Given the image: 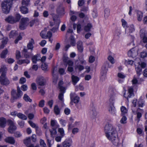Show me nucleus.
Listing matches in <instances>:
<instances>
[{"label": "nucleus", "instance_id": "1", "mask_svg": "<svg viewBox=\"0 0 147 147\" xmlns=\"http://www.w3.org/2000/svg\"><path fill=\"white\" fill-rule=\"evenodd\" d=\"M7 69L5 66L1 67L0 69V72L1 74L0 77V82L1 84L3 85L7 86L9 84L10 82L6 76V74Z\"/></svg>", "mask_w": 147, "mask_h": 147}, {"label": "nucleus", "instance_id": "2", "mask_svg": "<svg viewBox=\"0 0 147 147\" xmlns=\"http://www.w3.org/2000/svg\"><path fill=\"white\" fill-rule=\"evenodd\" d=\"M105 130L107 138L116 135L117 134L116 128L115 126L110 123H108L106 125L105 127Z\"/></svg>", "mask_w": 147, "mask_h": 147}, {"label": "nucleus", "instance_id": "3", "mask_svg": "<svg viewBox=\"0 0 147 147\" xmlns=\"http://www.w3.org/2000/svg\"><path fill=\"white\" fill-rule=\"evenodd\" d=\"M29 20L28 18H22L20 22L19 28L22 30L25 29L29 24Z\"/></svg>", "mask_w": 147, "mask_h": 147}, {"label": "nucleus", "instance_id": "4", "mask_svg": "<svg viewBox=\"0 0 147 147\" xmlns=\"http://www.w3.org/2000/svg\"><path fill=\"white\" fill-rule=\"evenodd\" d=\"M11 94L13 98L16 99L21 98L23 94L22 92L19 87L17 88V93L16 92V90H13L11 92Z\"/></svg>", "mask_w": 147, "mask_h": 147}, {"label": "nucleus", "instance_id": "5", "mask_svg": "<svg viewBox=\"0 0 147 147\" xmlns=\"http://www.w3.org/2000/svg\"><path fill=\"white\" fill-rule=\"evenodd\" d=\"M108 139L111 141L113 144L115 146H117L119 143V140L117 137V134L115 136H111L109 137H107Z\"/></svg>", "mask_w": 147, "mask_h": 147}, {"label": "nucleus", "instance_id": "6", "mask_svg": "<svg viewBox=\"0 0 147 147\" xmlns=\"http://www.w3.org/2000/svg\"><path fill=\"white\" fill-rule=\"evenodd\" d=\"M70 97L71 100L70 104L71 105H73V103H77L79 101V97L76 96L75 93H71L70 94Z\"/></svg>", "mask_w": 147, "mask_h": 147}, {"label": "nucleus", "instance_id": "7", "mask_svg": "<svg viewBox=\"0 0 147 147\" xmlns=\"http://www.w3.org/2000/svg\"><path fill=\"white\" fill-rule=\"evenodd\" d=\"M8 122L9 125L8 129V131L9 133H13L16 130L17 127L14 122L11 120H8Z\"/></svg>", "mask_w": 147, "mask_h": 147}, {"label": "nucleus", "instance_id": "8", "mask_svg": "<svg viewBox=\"0 0 147 147\" xmlns=\"http://www.w3.org/2000/svg\"><path fill=\"white\" fill-rule=\"evenodd\" d=\"M138 55V51L135 47L131 49L128 53V56L132 58L136 57Z\"/></svg>", "mask_w": 147, "mask_h": 147}, {"label": "nucleus", "instance_id": "9", "mask_svg": "<svg viewBox=\"0 0 147 147\" xmlns=\"http://www.w3.org/2000/svg\"><path fill=\"white\" fill-rule=\"evenodd\" d=\"M36 81L37 84L41 86L45 85L46 84V80L42 77H38L36 79Z\"/></svg>", "mask_w": 147, "mask_h": 147}, {"label": "nucleus", "instance_id": "10", "mask_svg": "<svg viewBox=\"0 0 147 147\" xmlns=\"http://www.w3.org/2000/svg\"><path fill=\"white\" fill-rule=\"evenodd\" d=\"M53 20L55 23H57L56 26L53 28L51 29V31L53 32H56L58 30L59 24L60 23V21L59 18H55L53 17Z\"/></svg>", "mask_w": 147, "mask_h": 147}, {"label": "nucleus", "instance_id": "11", "mask_svg": "<svg viewBox=\"0 0 147 147\" xmlns=\"http://www.w3.org/2000/svg\"><path fill=\"white\" fill-rule=\"evenodd\" d=\"M72 142V140L71 138L67 139L62 143V147H70Z\"/></svg>", "mask_w": 147, "mask_h": 147}, {"label": "nucleus", "instance_id": "12", "mask_svg": "<svg viewBox=\"0 0 147 147\" xmlns=\"http://www.w3.org/2000/svg\"><path fill=\"white\" fill-rule=\"evenodd\" d=\"M90 114L94 117H95L97 115V113L93 104H92L90 105Z\"/></svg>", "mask_w": 147, "mask_h": 147}, {"label": "nucleus", "instance_id": "13", "mask_svg": "<svg viewBox=\"0 0 147 147\" xmlns=\"http://www.w3.org/2000/svg\"><path fill=\"white\" fill-rule=\"evenodd\" d=\"M140 35L141 37L142 38V41L144 43L147 42V36H145L144 30H141L140 31Z\"/></svg>", "mask_w": 147, "mask_h": 147}, {"label": "nucleus", "instance_id": "14", "mask_svg": "<svg viewBox=\"0 0 147 147\" xmlns=\"http://www.w3.org/2000/svg\"><path fill=\"white\" fill-rule=\"evenodd\" d=\"M7 124L6 119L3 117L0 118V127L3 128L5 127Z\"/></svg>", "mask_w": 147, "mask_h": 147}, {"label": "nucleus", "instance_id": "15", "mask_svg": "<svg viewBox=\"0 0 147 147\" xmlns=\"http://www.w3.org/2000/svg\"><path fill=\"white\" fill-rule=\"evenodd\" d=\"M5 20L6 22L11 24H13L16 22L15 18L12 16H9Z\"/></svg>", "mask_w": 147, "mask_h": 147}, {"label": "nucleus", "instance_id": "16", "mask_svg": "<svg viewBox=\"0 0 147 147\" xmlns=\"http://www.w3.org/2000/svg\"><path fill=\"white\" fill-rule=\"evenodd\" d=\"M34 44V42L33 39L31 38L27 45L28 49H30L31 51L34 48L33 45Z\"/></svg>", "mask_w": 147, "mask_h": 147}, {"label": "nucleus", "instance_id": "17", "mask_svg": "<svg viewBox=\"0 0 147 147\" xmlns=\"http://www.w3.org/2000/svg\"><path fill=\"white\" fill-rule=\"evenodd\" d=\"M40 57L39 55L37 54L35 55L32 57V61L34 63H36L37 61L40 60Z\"/></svg>", "mask_w": 147, "mask_h": 147}, {"label": "nucleus", "instance_id": "18", "mask_svg": "<svg viewBox=\"0 0 147 147\" xmlns=\"http://www.w3.org/2000/svg\"><path fill=\"white\" fill-rule=\"evenodd\" d=\"M5 141L9 143L13 144L15 142V140L13 137H8L5 139Z\"/></svg>", "mask_w": 147, "mask_h": 147}, {"label": "nucleus", "instance_id": "19", "mask_svg": "<svg viewBox=\"0 0 147 147\" xmlns=\"http://www.w3.org/2000/svg\"><path fill=\"white\" fill-rule=\"evenodd\" d=\"M82 44V42L80 41H78L77 44L78 49V51L80 52H82L83 51V47Z\"/></svg>", "mask_w": 147, "mask_h": 147}, {"label": "nucleus", "instance_id": "20", "mask_svg": "<svg viewBox=\"0 0 147 147\" xmlns=\"http://www.w3.org/2000/svg\"><path fill=\"white\" fill-rule=\"evenodd\" d=\"M109 112L113 115H115V108L112 105L111 106H110L109 109Z\"/></svg>", "mask_w": 147, "mask_h": 147}, {"label": "nucleus", "instance_id": "21", "mask_svg": "<svg viewBox=\"0 0 147 147\" xmlns=\"http://www.w3.org/2000/svg\"><path fill=\"white\" fill-rule=\"evenodd\" d=\"M71 79L72 80L73 84L74 85H76L79 80V78L78 77L74 76L73 75L72 76Z\"/></svg>", "mask_w": 147, "mask_h": 147}, {"label": "nucleus", "instance_id": "22", "mask_svg": "<svg viewBox=\"0 0 147 147\" xmlns=\"http://www.w3.org/2000/svg\"><path fill=\"white\" fill-rule=\"evenodd\" d=\"M137 20L139 21H141L142 20L143 15L142 12L140 11H137Z\"/></svg>", "mask_w": 147, "mask_h": 147}, {"label": "nucleus", "instance_id": "23", "mask_svg": "<svg viewBox=\"0 0 147 147\" xmlns=\"http://www.w3.org/2000/svg\"><path fill=\"white\" fill-rule=\"evenodd\" d=\"M18 35V32L15 30L11 31L9 34V37L11 38H14L16 37Z\"/></svg>", "mask_w": 147, "mask_h": 147}, {"label": "nucleus", "instance_id": "24", "mask_svg": "<svg viewBox=\"0 0 147 147\" xmlns=\"http://www.w3.org/2000/svg\"><path fill=\"white\" fill-rule=\"evenodd\" d=\"M28 122L32 127L35 128L36 131L37 133L38 132V131H40L38 127V126H37L34 123H33L32 121H29Z\"/></svg>", "mask_w": 147, "mask_h": 147}, {"label": "nucleus", "instance_id": "25", "mask_svg": "<svg viewBox=\"0 0 147 147\" xmlns=\"http://www.w3.org/2000/svg\"><path fill=\"white\" fill-rule=\"evenodd\" d=\"M133 92V89L132 88H130L128 89V92L129 93V95L127 98V99L128 98H130L134 96V94Z\"/></svg>", "mask_w": 147, "mask_h": 147}, {"label": "nucleus", "instance_id": "26", "mask_svg": "<svg viewBox=\"0 0 147 147\" xmlns=\"http://www.w3.org/2000/svg\"><path fill=\"white\" fill-rule=\"evenodd\" d=\"M20 9L22 13L24 14H26L28 12L27 8L25 6L22 5L20 7Z\"/></svg>", "mask_w": 147, "mask_h": 147}, {"label": "nucleus", "instance_id": "27", "mask_svg": "<svg viewBox=\"0 0 147 147\" xmlns=\"http://www.w3.org/2000/svg\"><path fill=\"white\" fill-rule=\"evenodd\" d=\"M122 116L125 115L127 113V110L126 108L124 106H122L121 108Z\"/></svg>", "mask_w": 147, "mask_h": 147}, {"label": "nucleus", "instance_id": "28", "mask_svg": "<svg viewBox=\"0 0 147 147\" xmlns=\"http://www.w3.org/2000/svg\"><path fill=\"white\" fill-rule=\"evenodd\" d=\"M29 62L30 61L26 59L23 60H19L18 61L17 63L20 65H21L22 63H24L28 64L29 63Z\"/></svg>", "mask_w": 147, "mask_h": 147}, {"label": "nucleus", "instance_id": "29", "mask_svg": "<svg viewBox=\"0 0 147 147\" xmlns=\"http://www.w3.org/2000/svg\"><path fill=\"white\" fill-rule=\"evenodd\" d=\"M17 116L19 118L23 120H26L27 119V117L24 115L19 113L17 114Z\"/></svg>", "mask_w": 147, "mask_h": 147}, {"label": "nucleus", "instance_id": "30", "mask_svg": "<svg viewBox=\"0 0 147 147\" xmlns=\"http://www.w3.org/2000/svg\"><path fill=\"white\" fill-rule=\"evenodd\" d=\"M92 27V25L91 24L88 23L86 26L84 28V30L86 32H88L90 31V29Z\"/></svg>", "mask_w": 147, "mask_h": 147}, {"label": "nucleus", "instance_id": "31", "mask_svg": "<svg viewBox=\"0 0 147 147\" xmlns=\"http://www.w3.org/2000/svg\"><path fill=\"white\" fill-rule=\"evenodd\" d=\"M57 12L59 15H61L64 14V9L62 7H60L58 8L57 10Z\"/></svg>", "mask_w": 147, "mask_h": 147}, {"label": "nucleus", "instance_id": "32", "mask_svg": "<svg viewBox=\"0 0 147 147\" xmlns=\"http://www.w3.org/2000/svg\"><path fill=\"white\" fill-rule=\"evenodd\" d=\"M135 69L138 76H139L142 72V69L140 66H138L136 67Z\"/></svg>", "mask_w": 147, "mask_h": 147}, {"label": "nucleus", "instance_id": "33", "mask_svg": "<svg viewBox=\"0 0 147 147\" xmlns=\"http://www.w3.org/2000/svg\"><path fill=\"white\" fill-rule=\"evenodd\" d=\"M107 69L106 66L104 65L102 67L101 73L102 74V75L105 74L107 71Z\"/></svg>", "mask_w": 147, "mask_h": 147}, {"label": "nucleus", "instance_id": "34", "mask_svg": "<svg viewBox=\"0 0 147 147\" xmlns=\"http://www.w3.org/2000/svg\"><path fill=\"white\" fill-rule=\"evenodd\" d=\"M54 111L55 113L58 115L60 113V109L57 105H56L54 107Z\"/></svg>", "mask_w": 147, "mask_h": 147}, {"label": "nucleus", "instance_id": "35", "mask_svg": "<svg viewBox=\"0 0 147 147\" xmlns=\"http://www.w3.org/2000/svg\"><path fill=\"white\" fill-rule=\"evenodd\" d=\"M23 98L26 102H31L32 101V99H31L26 94H24V96L23 97Z\"/></svg>", "mask_w": 147, "mask_h": 147}, {"label": "nucleus", "instance_id": "36", "mask_svg": "<svg viewBox=\"0 0 147 147\" xmlns=\"http://www.w3.org/2000/svg\"><path fill=\"white\" fill-rule=\"evenodd\" d=\"M8 51L7 49L3 50L1 55V58H5L6 55L7 54Z\"/></svg>", "mask_w": 147, "mask_h": 147}, {"label": "nucleus", "instance_id": "37", "mask_svg": "<svg viewBox=\"0 0 147 147\" xmlns=\"http://www.w3.org/2000/svg\"><path fill=\"white\" fill-rule=\"evenodd\" d=\"M46 30L42 31L40 33V35L43 38H47V35L46 34Z\"/></svg>", "mask_w": 147, "mask_h": 147}, {"label": "nucleus", "instance_id": "38", "mask_svg": "<svg viewBox=\"0 0 147 147\" xmlns=\"http://www.w3.org/2000/svg\"><path fill=\"white\" fill-rule=\"evenodd\" d=\"M127 118L125 115L123 116L122 118L120 120V122L121 123L125 124L126 123V120Z\"/></svg>", "mask_w": 147, "mask_h": 147}, {"label": "nucleus", "instance_id": "39", "mask_svg": "<svg viewBox=\"0 0 147 147\" xmlns=\"http://www.w3.org/2000/svg\"><path fill=\"white\" fill-rule=\"evenodd\" d=\"M40 1V0H37L35 1V5L37 6V8L39 9H40V8L42 9V7L43 5H38Z\"/></svg>", "mask_w": 147, "mask_h": 147}, {"label": "nucleus", "instance_id": "40", "mask_svg": "<svg viewBox=\"0 0 147 147\" xmlns=\"http://www.w3.org/2000/svg\"><path fill=\"white\" fill-rule=\"evenodd\" d=\"M30 0H22V5L26 6L29 5Z\"/></svg>", "mask_w": 147, "mask_h": 147}, {"label": "nucleus", "instance_id": "41", "mask_svg": "<svg viewBox=\"0 0 147 147\" xmlns=\"http://www.w3.org/2000/svg\"><path fill=\"white\" fill-rule=\"evenodd\" d=\"M115 97L113 96H110V98L109 99V102L112 105H113V104L115 102Z\"/></svg>", "mask_w": 147, "mask_h": 147}, {"label": "nucleus", "instance_id": "42", "mask_svg": "<svg viewBox=\"0 0 147 147\" xmlns=\"http://www.w3.org/2000/svg\"><path fill=\"white\" fill-rule=\"evenodd\" d=\"M70 43L72 46H75L76 45V42L73 36L71 37Z\"/></svg>", "mask_w": 147, "mask_h": 147}, {"label": "nucleus", "instance_id": "43", "mask_svg": "<svg viewBox=\"0 0 147 147\" xmlns=\"http://www.w3.org/2000/svg\"><path fill=\"white\" fill-rule=\"evenodd\" d=\"M133 62L134 61L132 60H126L125 61V63L126 65H132L133 63Z\"/></svg>", "mask_w": 147, "mask_h": 147}, {"label": "nucleus", "instance_id": "44", "mask_svg": "<svg viewBox=\"0 0 147 147\" xmlns=\"http://www.w3.org/2000/svg\"><path fill=\"white\" fill-rule=\"evenodd\" d=\"M129 32L132 33L135 31V28L133 25L131 24L129 27Z\"/></svg>", "mask_w": 147, "mask_h": 147}, {"label": "nucleus", "instance_id": "45", "mask_svg": "<svg viewBox=\"0 0 147 147\" xmlns=\"http://www.w3.org/2000/svg\"><path fill=\"white\" fill-rule=\"evenodd\" d=\"M63 94L62 92H60L58 96L59 99L62 102H63Z\"/></svg>", "mask_w": 147, "mask_h": 147}, {"label": "nucleus", "instance_id": "46", "mask_svg": "<svg viewBox=\"0 0 147 147\" xmlns=\"http://www.w3.org/2000/svg\"><path fill=\"white\" fill-rule=\"evenodd\" d=\"M30 141V138L29 137L24 141V143L26 145H28Z\"/></svg>", "mask_w": 147, "mask_h": 147}, {"label": "nucleus", "instance_id": "47", "mask_svg": "<svg viewBox=\"0 0 147 147\" xmlns=\"http://www.w3.org/2000/svg\"><path fill=\"white\" fill-rule=\"evenodd\" d=\"M40 145L41 146H42L43 147H46V145L44 141L40 139Z\"/></svg>", "mask_w": 147, "mask_h": 147}, {"label": "nucleus", "instance_id": "48", "mask_svg": "<svg viewBox=\"0 0 147 147\" xmlns=\"http://www.w3.org/2000/svg\"><path fill=\"white\" fill-rule=\"evenodd\" d=\"M45 100H41L39 102L38 106L40 107H42L45 105Z\"/></svg>", "mask_w": 147, "mask_h": 147}, {"label": "nucleus", "instance_id": "49", "mask_svg": "<svg viewBox=\"0 0 147 147\" xmlns=\"http://www.w3.org/2000/svg\"><path fill=\"white\" fill-rule=\"evenodd\" d=\"M21 17V16L19 14L17 13L16 14L15 17L14 18L16 22H18L19 20Z\"/></svg>", "mask_w": 147, "mask_h": 147}, {"label": "nucleus", "instance_id": "50", "mask_svg": "<svg viewBox=\"0 0 147 147\" xmlns=\"http://www.w3.org/2000/svg\"><path fill=\"white\" fill-rule=\"evenodd\" d=\"M26 79L25 78L22 77L20 79L19 82L21 84H23L26 82Z\"/></svg>", "mask_w": 147, "mask_h": 147}, {"label": "nucleus", "instance_id": "51", "mask_svg": "<svg viewBox=\"0 0 147 147\" xmlns=\"http://www.w3.org/2000/svg\"><path fill=\"white\" fill-rule=\"evenodd\" d=\"M58 131L60 133L61 135L63 137L64 136V131L63 128H59L58 129Z\"/></svg>", "mask_w": 147, "mask_h": 147}, {"label": "nucleus", "instance_id": "52", "mask_svg": "<svg viewBox=\"0 0 147 147\" xmlns=\"http://www.w3.org/2000/svg\"><path fill=\"white\" fill-rule=\"evenodd\" d=\"M84 3V0H79L78 2V5L79 6H82Z\"/></svg>", "mask_w": 147, "mask_h": 147}, {"label": "nucleus", "instance_id": "53", "mask_svg": "<svg viewBox=\"0 0 147 147\" xmlns=\"http://www.w3.org/2000/svg\"><path fill=\"white\" fill-rule=\"evenodd\" d=\"M64 112L65 113L66 115H69L70 112V110L67 108H66L64 110Z\"/></svg>", "mask_w": 147, "mask_h": 147}, {"label": "nucleus", "instance_id": "54", "mask_svg": "<svg viewBox=\"0 0 147 147\" xmlns=\"http://www.w3.org/2000/svg\"><path fill=\"white\" fill-rule=\"evenodd\" d=\"M147 53L145 52H142L140 54V57L141 58H144L146 57Z\"/></svg>", "mask_w": 147, "mask_h": 147}, {"label": "nucleus", "instance_id": "55", "mask_svg": "<svg viewBox=\"0 0 147 147\" xmlns=\"http://www.w3.org/2000/svg\"><path fill=\"white\" fill-rule=\"evenodd\" d=\"M42 68L43 70H46L47 68V65L45 63H42Z\"/></svg>", "mask_w": 147, "mask_h": 147}, {"label": "nucleus", "instance_id": "56", "mask_svg": "<svg viewBox=\"0 0 147 147\" xmlns=\"http://www.w3.org/2000/svg\"><path fill=\"white\" fill-rule=\"evenodd\" d=\"M108 60L112 64H113L114 63V59L111 56H109L108 58Z\"/></svg>", "mask_w": 147, "mask_h": 147}, {"label": "nucleus", "instance_id": "57", "mask_svg": "<svg viewBox=\"0 0 147 147\" xmlns=\"http://www.w3.org/2000/svg\"><path fill=\"white\" fill-rule=\"evenodd\" d=\"M122 25L123 27H125L127 26V23L126 21L123 19H121Z\"/></svg>", "mask_w": 147, "mask_h": 147}, {"label": "nucleus", "instance_id": "58", "mask_svg": "<svg viewBox=\"0 0 147 147\" xmlns=\"http://www.w3.org/2000/svg\"><path fill=\"white\" fill-rule=\"evenodd\" d=\"M95 60V58L94 56H91L89 57V62L90 63H93Z\"/></svg>", "mask_w": 147, "mask_h": 147}, {"label": "nucleus", "instance_id": "59", "mask_svg": "<svg viewBox=\"0 0 147 147\" xmlns=\"http://www.w3.org/2000/svg\"><path fill=\"white\" fill-rule=\"evenodd\" d=\"M32 89L33 90H36L37 89L35 83H32V84L31 85Z\"/></svg>", "mask_w": 147, "mask_h": 147}, {"label": "nucleus", "instance_id": "60", "mask_svg": "<svg viewBox=\"0 0 147 147\" xmlns=\"http://www.w3.org/2000/svg\"><path fill=\"white\" fill-rule=\"evenodd\" d=\"M22 90L23 91H26L27 90L28 87L26 84H24L21 86Z\"/></svg>", "mask_w": 147, "mask_h": 147}, {"label": "nucleus", "instance_id": "61", "mask_svg": "<svg viewBox=\"0 0 147 147\" xmlns=\"http://www.w3.org/2000/svg\"><path fill=\"white\" fill-rule=\"evenodd\" d=\"M109 15V11L108 9H105V16L108 17Z\"/></svg>", "mask_w": 147, "mask_h": 147}, {"label": "nucleus", "instance_id": "62", "mask_svg": "<svg viewBox=\"0 0 147 147\" xmlns=\"http://www.w3.org/2000/svg\"><path fill=\"white\" fill-rule=\"evenodd\" d=\"M117 76L119 78L122 79L124 78L125 77L124 74L121 73H118Z\"/></svg>", "mask_w": 147, "mask_h": 147}, {"label": "nucleus", "instance_id": "63", "mask_svg": "<svg viewBox=\"0 0 147 147\" xmlns=\"http://www.w3.org/2000/svg\"><path fill=\"white\" fill-rule=\"evenodd\" d=\"M144 103L141 101H139L138 102V107H142L144 105Z\"/></svg>", "mask_w": 147, "mask_h": 147}, {"label": "nucleus", "instance_id": "64", "mask_svg": "<svg viewBox=\"0 0 147 147\" xmlns=\"http://www.w3.org/2000/svg\"><path fill=\"white\" fill-rule=\"evenodd\" d=\"M16 57L17 59H19L20 57V53L19 51H16Z\"/></svg>", "mask_w": 147, "mask_h": 147}]
</instances>
